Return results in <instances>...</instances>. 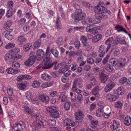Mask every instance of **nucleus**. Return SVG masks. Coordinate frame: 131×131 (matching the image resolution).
<instances>
[{
  "mask_svg": "<svg viewBox=\"0 0 131 131\" xmlns=\"http://www.w3.org/2000/svg\"><path fill=\"white\" fill-rule=\"evenodd\" d=\"M101 2H100L98 5L95 6L94 8V11L96 13L95 21L98 20V21L96 22L98 23L100 22V18L105 20L108 18V15L106 14H110L111 13L110 11L107 10V8L101 5Z\"/></svg>",
  "mask_w": 131,
  "mask_h": 131,
  "instance_id": "nucleus-1",
  "label": "nucleus"
},
{
  "mask_svg": "<svg viewBox=\"0 0 131 131\" xmlns=\"http://www.w3.org/2000/svg\"><path fill=\"white\" fill-rule=\"evenodd\" d=\"M50 49V47H48L46 52V57L43 59L44 62L43 66L42 67V69H50L53 66V62H52V59L50 57H47L49 53Z\"/></svg>",
  "mask_w": 131,
  "mask_h": 131,
  "instance_id": "nucleus-2",
  "label": "nucleus"
},
{
  "mask_svg": "<svg viewBox=\"0 0 131 131\" xmlns=\"http://www.w3.org/2000/svg\"><path fill=\"white\" fill-rule=\"evenodd\" d=\"M22 56L17 54H7L5 56V59L6 62L8 64L13 63L15 59H17L19 58L20 59Z\"/></svg>",
  "mask_w": 131,
  "mask_h": 131,
  "instance_id": "nucleus-3",
  "label": "nucleus"
},
{
  "mask_svg": "<svg viewBox=\"0 0 131 131\" xmlns=\"http://www.w3.org/2000/svg\"><path fill=\"white\" fill-rule=\"evenodd\" d=\"M85 16V13L82 12L81 10H79L78 12L73 13L72 15V17L75 20L80 21L83 19Z\"/></svg>",
  "mask_w": 131,
  "mask_h": 131,
  "instance_id": "nucleus-4",
  "label": "nucleus"
},
{
  "mask_svg": "<svg viewBox=\"0 0 131 131\" xmlns=\"http://www.w3.org/2000/svg\"><path fill=\"white\" fill-rule=\"evenodd\" d=\"M63 124L64 126H67L66 129L68 131H72V130L74 129L73 121L70 119L67 118L63 120Z\"/></svg>",
  "mask_w": 131,
  "mask_h": 131,
  "instance_id": "nucleus-5",
  "label": "nucleus"
},
{
  "mask_svg": "<svg viewBox=\"0 0 131 131\" xmlns=\"http://www.w3.org/2000/svg\"><path fill=\"white\" fill-rule=\"evenodd\" d=\"M34 54V52H32L30 53V58L24 63L25 65L28 67L31 66L35 63L36 59L38 58H37L36 56L35 57L33 55Z\"/></svg>",
  "mask_w": 131,
  "mask_h": 131,
  "instance_id": "nucleus-6",
  "label": "nucleus"
},
{
  "mask_svg": "<svg viewBox=\"0 0 131 131\" xmlns=\"http://www.w3.org/2000/svg\"><path fill=\"white\" fill-rule=\"evenodd\" d=\"M25 124L22 121H19L14 125L12 128V131H20L25 128Z\"/></svg>",
  "mask_w": 131,
  "mask_h": 131,
  "instance_id": "nucleus-7",
  "label": "nucleus"
},
{
  "mask_svg": "<svg viewBox=\"0 0 131 131\" xmlns=\"http://www.w3.org/2000/svg\"><path fill=\"white\" fill-rule=\"evenodd\" d=\"M33 131H39V129L43 126V123L41 121H37L33 123Z\"/></svg>",
  "mask_w": 131,
  "mask_h": 131,
  "instance_id": "nucleus-8",
  "label": "nucleus"
},
{
  "mask_svg": "<svg viewBox=\"0 0 131 131\" xmlns=\"http://www.w3.org/2000/svg\"><path fill=\"white\" fill-rule=\"evenodd\" d=\"M13 30L12 29H9L3 33L4 34L5 37L9 40H11L14 38V36L12 34Z\"/></svg>",
  "mask_w": 131,
  "mask_h": 131,
  "instance_id": "nucleus-9",
  "label": "nucleus"
},
{
  "mask_svg": "<svg viewBox=\"0 0 131 131\" xmlns=\"http://www.w3.org/2000/svg\"><path fill=\"white\" fill-rule=\"evenodd\" d=\"M106 47L103 45H101L99 48L98 52L99 53V56L101 58L103 57L106 52Z\"/></svg>",
  "mask_w": 131,
  "mask_h": 131,
  "instance_id": "nucleus-10",
  "label": "nucleus"
},
{
  "mask_svg": "<svg viewBox=\"0 0 131 131\" xmlns=\"http://www.w3.org/2000/svg\"><path fill=\"white\" fill-rule=\"evenodd\" d=\"M118 95H113L111 94H108L106 96L107 99L111 102L115 101L118 98Z\"/></svg>",
  "mask_w": 131,
  "mask_h": 131,
  "instance_id": "nucleus-11",
  "label": "nucleus"
},
{
  "mask_svg": "<svg viewBox=\"0 0 131 131\" xmlns=\"http://www.w3.org/2000/svg\"><path fill=\"white\" fill-rule=\"evenodd\" d=\"M115 84L113 82L109 83L105 88L104 91L105 92H108L111 90L114 86Z\"/></svg>",
  "mask_w": 131,
  "mask_h": 131,
  "instance_id": "nucleus-12",
  "label": "nucleus"
},
{
  "mask_svg": "<svg viewBox=\"0 0 131 131\" xmlns=\"http://www.w3.org/2000/svg\"><path fill=\"white\" fill-rule=\"evenodd\" d=\"M118 66L120 68L123 67L126 63V59L124 58H120L118 60Z\"/></svg>",
  "mask_w": 131,
  "mask_h": 131,
  "instance_id": "nucleus-13",
  "label": "nucleus"
},
{
  "mask_svg": "<svg viewBox=\"0 0 131 131\" xmlns=\"http://www.w3.org/2000/svg\"><path fill=\"white\" fill-rule=\"evenodd\" d=\"M82 51L81 49H79L77 52L74 51H71L69 54V56L73 57L75 55L78 56L82 53Z\"/></svg>",
  "mask_w": 131,
  "mask_h": 131,
  "instance_id": "nucleus-14",
  "label": "nucleus"
},
{
  "mask_svg": "<svg viewBox=\"0 0 131 131\" xmlns=\"http://www.w3.org/2000/svg\"><path fill=\"white\" fill-rule=\"evenodd\" d=\"M44 52L43 50L42 49H39L37 51L36 54L37 60H40L44 56Z\"/></svg>",
  "mask_w": 131,
  "mask_h": 131,
  "instance_id": "nucleus-15",
  "label": "nucleus"
},
{
  "mask_svg": "<svg viewBox=\"0 0 131 131\" xmlns=\"http://www.w3.org/2000/svg\"><path fill=\"white\" fill-rule=\"evenodd\" d=\"M46 110L48 113H50V115L51 114L53 113L54 112L58 111V109L56 107L54 106H49L46 108Z\"/></svg>",
  "mask_w": 131,
  "mask_h": 131,
  "instance_id": "nucleus-16",
  "label": "nucleus"
},
{
  "mask_svg": "<svg viewBox=\"0 0 131 131\" xmlns=\"http://www.w3.org/2000/svg\"><path fill=\"white\" fill-rule=\"evenodd\" d=\"M95 19L94 18L88 17L85 20V22L88 25H90L91 24H95L96 22Z\"/></svg>",
  "mask_w": 131,
  "mask_h": 131,
  "instance_id": "nucleus-17",
  "label": "nucleus"
},
{
  "mask_svg": "<svg viewBox=\"0 0 131 131\" xmlns=\"http://www.w3.org/2000/svg\"><path fill=\"white\" fill-rule=\"evenodd\" d=\"M119 122L118 121H115L113 124L111 125L110 127L112 129H116L118 130H119L120 129L119 127Z\"/></svg>",
  "mask_w": 131,
  "mask_h": 131,
  "instance_id": "nucleus-18",
  "label": "nucleus"
},
{
  "mask_svg": "<svg viewBox=\"0 0 131 131\" xmlns=\"http://www.w3.org/2000/svg\"><path fill=\"white\" fill-rule=\"evenodd\" d=\"M39 99L42 102H46L49 100V97L47 96H45L44 95H41L39 96Z\"/></svg>",
  "mask_w": 131,
  "mask_h": 131,
  "instance_id": "nucleus-19",
  "label": "nucleus"
},
{
  "mask_svg": "<svg viewBox=\"0 0 131 131\" xmlns=\"http://www.w3.org/2000/svg\"><path fill=\"white\" fill-rule=\"evenodd\" d=\"M41 77L43 80L47 81L50 80L51 78L49 74L46 73L42 74Z\"/></svg>",
  "mask_w": 131,
  "mask_h": 131,
  "instance_id": "nucleus-20",
  "label": "nucleus"
},
{
  "mask_svg": "<svg viewBox=\"0 0 131 131\" xmlns=\"http://www.w3.org/2000/svg\"><path fill=\"white\" fill-rule=\"evenodd\" d=\"M124 122L126 125H130L131 124V118L129 116H127L125 118Z\"/></svg>",
  "mask_w": 131,
  "mask_h": 131,
  "instance_id": "nucleus-21",
  "label": "nucleus"
},
{
  "mask_svg": "<svg viewBox=\"0 0 131 131\" xmlns=\"http://www.w3.org/2000/svg\"><path fill=\"white\" fill-rule=\"evenodd\" d=\"M115 28L116 30L118 32L122 31L125 32L126 34H127V31L121 25H117L115 27Z\"/></svg>",
  "mask_w": 131,
  "mask_h": 131,
  "instance_id": "nucleus-22",
  "label": "nucleus"
},
{
  "mask_svg": "<svg viewBox=\"0 0 131 131\" xmlns=\"http://www.w3.org/2000/svg\"><path fill=\"white\" fill-rule=\"evenodd\" d=\"M32 45L29 43L25 44L23 46V49L25 52L29 51L31 48Z\"/></svg>",
  "mask_w": 131,
  "mask_h": 131,
  "instance_id": "nucleus-23",
  "label": "nucleus"
},
{
  "mask_svg": "<svg viewBox=\"0 0 131 131\" xmlns=\"http://www.w3.org/2000/svg\"><path fill=\"white\" fill-rule=\"evenodd\" d=\"M7 73L9 74H14L18 72L17 70L13 69L12 68H10L7 69L6 70Z\"/></svg>",
  "mask_w": 131,
  "mask_h": 131,
  "instance_id": "nucleus-24",
  "label": "nucleus"
},
{
  "mask_svg": "<svg viewBox=\"0 0 131 131\" xmlns=\"http://www.w3.org/2000/svg\"><path fill=\"white\" fill-rule=\"evenodd\" d=\"M83 115V113L81 111L77 112L75 115V117L77 120H79L81 118Z\"/></svg>",
  "mask_w": 131,
  "mask_h": 131,
  "instance_id": "nucleus-25",
  "label": "nucleus"
},
{
  "mask_svg": "<svg viewBox=\"0 0 131 131\" xmlns=\"http://www.w3.org/2000/svg\"><path fill=\"white\" fill-rule=\"evenodd\" d=\"M23 107L24 108L25 112L26 113L30 114L33 112V111L30 109L27 106L23 105Z\"/></svg>",
  "mask_w": 131,
  "mask_h": 131,
  "instance_id": "nucleus-26",
  "label": "nucleus"
},
{
  "mask_svg": "<svg viewBox=\"0 0 131 131\" xmlns=\"http://www.w3.org/2000/svg\"><path fill=\"white\" fill-rule=\"evenodd\" d=\"M102 36L100 34H97L94 36L92 39L93 42H95L99 40L102 38Z\"/></svg>",
  "mask_w": 131,
  "mask_h": 131,
  "instance_id": "nucleus-27",
  "label": "nucleus"
},
{
  "mask_svg": "<svg viewBox=\"0 0 131 131\" xmlns=\"http://www.w3.org/2000/svg\"><path fill=\"white\" fill-rule=\"evenodd\" d=\"M55 27L57 29H60L62 28V24L59 17H58L57 19Z\"/></svg>",
  "mask_w": 131,
  "mask_h": 131,
  "instance_id": "nucleus-28",
  "label": "nucleus"
},
{
  "mask_svg": "<svg viewBox=\"0 0 131 131\" xmlns=\"http://www.w3.org/2000/svg\"><path fill=\"white\" fill-rule=\"evenodd\" d=\"M101 82L104 83L106 82L107 79L106 75L102 72H101Z\"/></svg>",
  "mask_w": 131,
  "mask_h": 131,
  "instance_id": "nucleus-29",
  "label": "nucleus"
},
{
  "mask_svg": "<svg viewBox=\"0 0 131 131\" xmlns=\"http://www.w3.org/2000/svg\"><path fill=\"white\" fill-rule=\"evenodd\" d=\"M65 92H60V98L62 102H63L66 101L67 100V97L64 95Z\"/></svg>",
  "mask_w": 131,
  "mask_h": 131,
  "instance_id": "nucleus-30",
  "label": "nucleus"
},
{
  "mask_svg": "<svg viewBox=\"0 0 131 131\" xmlns=\"http://www.w3.org/2000/svg\"><path fill=\"white\" fill-rule=\"evenodd\" d=\"M50 52L56 58L58 57L59 52L56 49H52L50 50Z\"/></svg>",
  "mask_w": 131,
  "mask_h": 131,
  "instance_id": "nucleus-31",
  "label": "nucleus"
},
{
  "mask_svg": "<svg viewBox=\"0 0 131 131\" xmlns=\"http://www.w3.org/2000/svg\"><path fill=\"white\" fill-rule=\"evenodd\" d=\"M69 65H66V66H62L59 69V72L60 73H63L66 70L69 68Z\"/></svg>",
  "mask_w": 131,
  "mask_h": 131,
  "instance_id": "nucleus-32",
  "label": "nucleus"
},
{
  "mask_svg": "<svg viewBox=\"0 0 131 131\" xmlns=\"http://www.w3.org/2000/svg\"><path fill=\"white\" fill-rule=\"evenodd\" d=\"M103 110L102 108H99L96 111V115L98 117H100L103 115Z\"/></svg>",
  "mask_w": 131,
  "mask_h": 131,
  "instance_id": "nucleus-33",
  "label": "nucleus"
},
{
  "mask_svg": "<svg viewBox=\"0 0 131 131\" xmlns=\"http://www.w3.org/2000/svg\"><path fill=\"white\" fill-rule=\"evenodd\" d=\"M110 62L113 66H118V60L116 58H112L110 60Z\"/></svg>",
  "mask_w": 131,
  "mask_h": 131,
  "instance_id": "nucleus-34",
  "label": "nucleus"
},
{
  "mask_svg": "<svg viewBox=\"0 0 131 131\" xmlns=\"http://www.w3.org/2000/svg\"><path fill=\"white\" fill-rule=\"evenodd\" d=\"M105 68L106 70L110 72L113 71L114 70L112 66L109 64H108L105 66Z\"/></svg>",
  "mask_w": 131,
  "mask_h": 131,
  "instance_id": "nucleus-35",
  "label": "nucleus"
},
{
  "mask_svg": "<svg viewBox=\"0 0 131 131\" xmlns=\"http://www.w3.org/2000/svg\"><path fill=\"white\" fill-rule=\"evenodd\" d=\"M32 85L34 88H38L40 86V83L38 81L36 80L33 82Z\"/></svg>",
  "mask_w": 131,
  "mask_h": 131,
  "instance_id": "nucleus-36",
  "label": "nucleus"
},
{
  "mask_svg": "<svg viewBox=\"0 0 131 131\" xmlns=\"http://www.w3.org/2000/svg\"><path fill=\"white\" fill-rule=\"evenodd\" d=\"M50 116L52 118H57L59 117V113L58 112V111L54 112L53 113L51 114Z\"/></svg>",
  "mask_w": 131,
  "mask_h": 131,
  "instance_id": "nucleus-37",
  "label": "nucleus"
},
{
  "mask_svg": "<svg viewBox=\"0 0 131 131\" xmlns=\"http://www.w3.org/2000/svg\"><path fill=\"white\" fill-rule=\"evenodd\" d=\"M111 40L108 39L105 42V44L108 45L106 49V53H107L111 47Z\"/></svg>",
  "mask_w": 131,
  "mask_h": 131,
  "instance_id": "nucleus-38",
  "label": "nucleus"
},
{
  "mask_svg": "<svg viewBox=\"0 0 131 131\" xmlns=\"http://www.w3.org/2000/svg\"><path fill=\"white\" fill-rule=\"evenodd\" d=\"M15 44L13 43H9L5 46V49H8L14 47Z\"/></svg>",
  "mask_w": 131,
  "mask_h": 131,
  "instance_id": "nucleus-39",
  "label": "nucleus"
},
{
  "mask_svg": "<svg viewBox=\"0 0 131 131\" xmlns=\"http://www.w3.org/2000/svg\"><path fill=\"white\" fill-rule=\"evenodd\" d=\"M17 40L20 43H23L26 41V39L24 36H21L18 38Z\"/></svg>",
  "mask_w": 131,
  "mask_h": 131,
  "instance_id": "nucleus-40",
  "label": "nucleus"
},
{
  "mask_svg": "<svg viewBox=\"0 0 131 131\" xmlns=\"http://www.w3.org/2000/svg\"><path fill=\"white\" fill-rule=\"evenodd\" d=\"M48 124L50 126H54L56 123V121L54 119H50L48 121Z\"/></svg>",
  "mask_w": 131,
  "mask_h": 131,
  "instance_id": "nucleus-41",
  "label": "nucleus"
},
{
  "mask_svg": "<svg viewBox=\"0 0 131 131\" xmlns=\"http://www.w3.org/2000/svg\"><path fill=\"white\" fill-rule=\"evenodd\" d=\"M13 8H9V9L7 12L6 14V16L8 17H9L12 16L13 13Z\"/></svg>",
  "mask_w": 131,
  "mask_h": 131,
  "instance_id": "nucleus-42",
  "label": "nucleus"
},
{
  "mask_svg": "<svg viewBox=\"0 0 131 131\" xmlns=\"http://www.w3.org/2000/svg\"><path fill=\"white\" fill-rule=\"evenodd\" d=\"M123 106L122 104L120 101H118L115 103L114 106L116 108H121Z\"/></svg>",
  "mask_w": 131,
  "mask_h": 131,
  "instance_id": "nucleus-43",
  "label": "nucleus"
},
{
  "mask_svg": "<svg viewBox=\"0 0 131 131\" xmlns=\"http://www.w3.org/2000/svg\"><path fill=\"white\" fill-rule=\"evenodd\" d=\"M41 43V41L40 39L38 40L34 43L35 48H37L39 47Z\"/></svg>",
  "mask_w": 131,
  "mask_h": 131,
  "instance_id": "nucleus-44",
  "label": "nucleus"
},
{
  "mask_svg": "<svg viewBox=\"0 0 131 131\" xmlns=\"http://www.w3.org/2000/svg\"><path fill=\"white\" fill-rule=\"evenodd\" d=\"M91 126L92 128L96 127L98 125V122L97 121L92 120L91 121Z\"/></svg>",
  "mask_w": 131,
  "mask_h": 131,
  "instance_id": "nucleus-45",
  "label": "nucleus"
},
{
  "mask_svg": "<svg viewBox=\"0 0 131 131\" xmlns=\"http://www.w3.org/2000/svg\"><path fill=\"white\" fill-rule=\"evenodd\" d=\"M26 85L24 83H21L18 85V88L21 90H23L26 87Z\"/></svg>",
  "mask_w": 131,
  "mask_h": 131,
  "instance_id": "nucleus-46",
  "label": "nucleus"
},
{
  "mask_svg": "<svg viewBox=\"0 0 131 131\" xmlns=\"http://www.w3.org/2000/svg\"><path fill=\"white\" fill-rule=\"evenodd\" d=\"M82 4L83 6L85 7L89 8L90 7V4L88 2H82Z\"/></svg>",
  "mask_w": 131,
  "mask_h": 131,
  "instance_id": "nucleus-47",
  "label": "nucleus"
},
{
  "mask_svg": "<svg viewBox=\"0 0 131 131\" xmlns=\"http://www.w3.org/2000/svg\"><path fill=\"white\" fill-rule=\"evenodd\" d=\"M71 103L70 102H66L65 103L64 105V107L67 110H69L70 106Z\"/></svg>",
  "mask_w": 131,
  "mask_h": 131,
  "instance_id": "nucleus-48",
  "label": "nucleus"
},
{
  "mask_svg": "<svg viewBox=\"0 0 131 131\" xmlns=\"http://www.w3.org/2000/svg\"><path fill=\"white\" fill-rule=\"evenodd\" d=\"M120 52L119 49L118 48H115L113 52V54L115 56H117L119 54Z\"/></svg>",
  "mask_w": 131,
  "mask_h": 131,
  "instance_id": "nucleus-49",
  "label": "nucleus"
},
{
  "mask_svg": "<svg viewBox=\"0 0 131 131\" xmlns=\"http://www.w3.org/2000/svg\"><path fill=\"white\" fill-rule=\"evenodd\" d=\"M121 40V39L118 36L115 39L114 41H113V43H115V44H117V43L120 42Z\"/></svg>",
  "mask_w": 131,
  "mask_h": 131,
  "instance_id": "nucleus-50",
  "label": "nucleus"
},
{
  "mask_svg": "<svg viewBox=\"0 0 131 131\" xmlns=\"http://www.w3.org/2000/svg\"><path fill=\"white\" fill-rule=\"evenodd\" d=\"M90 80L93 85H95L96 83V81L95 78L93 76L90 77Z\"/></svg>",
  "mask_w": 131,
  "mask_h": 131,
  "instance_id": "nucleus-51",
  "label": "nucleus"
},
{
  "mask_svg": "<svg viewBox=\"0 0 131 131\" xmlns=\"http://www.w3.org/2000/svg\"><path fill=\"white\" fill-rule=\"evenodd\" d=\"M77 99L78 100V102L79 103L81 104L82 103L83 99L82 96L81 94H78L77 97Z\"/></svg>",
  "mask_w": 131,
  "mask_h": 131,
  "instance_id": "nucleus-52",
  "label": "nucleus"
},
{
  "mask_svg": "<svg viewBox=\"0 0 131 131\" xmlns=\"http://www.w3.org/2000/svg\"><path fill=\"white\" fill-rule=\"evenodd\" d=\"M127 81V78L125 77H124L119 80V82L120 84H123L124 83L126 82Z\"/></svg>",
  "mask_w": 131,
  "mask_h": 131,
  "instance_id": "nucleus-53",
  "label": "nucleus"
},
{
  "mask_svg": "<svg viewBox=\"0 0 131 131\" xmlns=\"http://www.w3.org/2000/svg\"><path fill=\"white\" fill-rule=\"evenodd\" d=\"M99 87L98 86H97L93 89L92 91V93L95 94V93H98Z\"/></svg>",
  "mask_w": 131,
  "mask_h": 131,
  "instance_id": "nucleus-54",
  "label": "nucleus"
},
{
  "mask_svg": "<svg viewBox=\"0 0 131 131\" xmlns=\"http://www.w3.org/2000/svg\"><path fill=\"white\" fill-rule=\"evenodd\" d=\"M109 57L110 56L108 55H107L106 57L103 59L102 62L104 64H105L108 62Z\"/></svg>",
  "mask_w": 131,
  "mask_h": 131,
  "instance_id": "nucleus-55",
  "label": "nucleus"
},
{
  "mask_svg": "<svg viewBox=\"0 0 131 131\" xmlns=\"http://www.w3.org/2000/svg\"><path fill=\"white\" fill-rule=\"evenodd\" d=\"M80 40L83 43L86 42L87 39L86 37L84 36H82L80 38Z\"/></svg>",
  "mask_w": 131,
  "mask_h": 131,
  "instance_id": "nucleus-56",
  "label": "nucleus"
},
{
  "mask_svg": "<svg viewBox=\"0 0 131 131\" xmlns=\"http://www.w3.org/2000/svg\"><path fill=\"white\" fill-rule=\"evenodd\" d=\"M72 89L73 92L77 93H80L82 92V91L80 90L77 88L76 87L72 88Z\"/></svg>",
  "mask_w": 131,
  "mask_h": 131,
  "instance_id": "nucleus-57",
  "label": "nucleus"
},
{
  "mask_svg": "<svg viewBox=\"0 0 131 131\" xmlns=\"http://www.w3.org/2000/svg\"><path fill=\"white\" fill-rule=\"evenodd\" d=\"M64 73L65 76L67 77L71 74V71L70 70L66 69Z\"/></svg>",
  "mask_w": 131,
  "mask_h": 131,
  "instance_id": "nucleus-58",
  "label": "nucleus"
},
{
  "mask_svg": "<svg viewBox=\"0 0 131 131\" xmlns=\"http://www.w3.org/2000/svg\"><path fill=\"white\" fill-rule=\"evenodd\" d=\"M12 67L14 68H18L20 67V64L18 62H15L12 65Z\"/></svg>",
  "mask_w": 131,
  "mask_h": 131,
  "instance_id": "nucleus-59",
  "label": "nucleus"
},
{
  "mask_svg": "<svg viewBox=\"0 0 131 131\" xmlns=\"http://www.w3.org/2000/svg\"><path fill=\"white\" fill-rule=\"evenodd\" d=\"M7 92L8 95L11 96L12 95L13 91L12 89L10 88H8Z\"/></svg>",
  "mask_w": 131,
  "mask_h": 131,
  "instance_id": "nucleus-60",
  "label": "nucleus"
},
{
  "mask_svg": "<svg viewBox=\"0 0 131 131\" xmlns=\"http://www.w3.org/2000/svg\"><path fill=\"white\" fill-rule=\"evenodd\" d=\"M94 59L92 58H89L87 60V62L90 64H92L94 63Z\"/></svg>",
  "mask_w": 131,
  "mask_h": 131,
  "instance_id": "nucleus-61",
  "label": "nucleus"
},
{
  "mask_svg": "<svg viewBox=\"0 0 131 131\" xmlns=\"http://www.w3.org/2000/svg\"><path fill=\"white\" fill-rule=\"evenodd\" d=\"M83 46L85 47L86 48H88L89 49H90L91 48V46L87 43L86 42L83 43Z\"/></svg>",
  "mask_w": 131,
  "mask_h": 131,
  "instance_id": "nucleus-62",
  "label": "nucleus"
},
{
  "mask_svg": "<svg viewBox=\"0 0 131 131\" xmlns=\"http://www.w3.org/2000/svg\"><path fill=\"white\" fill-rule=\"evenodd\" d=\"M14 3L12 1H9L7 4V6L8 7L10 8H12Z\"/></svg>",
  "mask_w": 131,
  "mask_h": 131,
  "instance_id": "nucleus-63",
  "label": "nucleus"
},
{
  "mask_svg": "<svg viewBox=\"0 0 131 131\" xmlns=\"http://www.w3.org/2000/svg\"><path fill=\"white\" fill-rule=\"evenodd\" d=\"M26 97L27 99L29 100L31 98V94L30 92H27L26 94Z\"/></svg>",
  "mask_w": 131,
  "mask_h": 131,
  "instance_id": "nucleus-64",
  "label": "nucleus"
}]
</instances>
